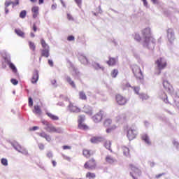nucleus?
I'll return each instance as SVG.
<instances>
[{"mask_svg":"<svg viewBox=\"0 0 179 179\" xmlns=\"http://www.w3.org/2000/svg\"><path fill=\"white\" fill-rule=\"evenodd\" d=\"M143 36V47H146L147 48H150L155 47V44H156V39L153 38L152 36V31H150V28H145L142 31Z\"/></svg>","mask_w":179,"mask_h":179,"instance_id":"1","label":"nucleus"},{"mask_svg":"<svg viewBox=\"0 0 179 179\" xmlns=\"http://www.w3.org/2000/svg\"><path fill=\"white\" fill-rule=\"evenodd\" d=\"M129 169L130 170V176H131L134 179H138V178L141 177L142 175V172L140 169L132 164L129 165Z\"/></svg>","mask_w":179,"mask_h":179,"instance_id":"2","label":"nucleus"},{"mask_svg":"<svg viewBox=\"0 0 179 179\" xmlns=\"http://www.w3.org/2000/svg\"><path fill=\"white\" fill-rule=\"evenodd\" d=\"M131 70L136 79H139L140 80L143 79V73H142L141 67H139L138 65H133L131 66Z\"/></svg>","mask_w":179,"mask_h":179,"instance_id":"3","label":"nucleus"},{"mask_svg":"<svg viewBox=\"0 0 179 179\" xmlns=\"http://www.w3.org/2000/svg\"><path fill=\"white\" fill-rule=\"evenodd\" d=\"M96 167H97V162L94 158H91L84 164V169H86V170H96Z\"/></svg>","mask_w":179,"mask_h":179,"instance_id":"4","label":"nucleus"},{"mask_svg":"<svg viewBox=\"0 0 179 179\" xmlns=\"http://www.w3.org/2000/svg\"><path fill=\"white\" fill-rule=\"evenodd\" d=\"M155 64L157 65L159 71H163L167 68V61L163 57H159L155 61Z\"/></svg>","mask_w":179,"mask_h":179,"instance_id":"5","label":"nucleus"},{"mask_svg":"<svg viewBox=\"0 0 179 179\" xmlns=\"http://www.w3.org/2000/svg\"><path fill=\"white\" fill-rule=\"evenodd\" d=\"M106 118V113H104V111L99 110L97 113H96L93 117L92 120L94 122L99 123L101 122V120Z\"/></svg>","mask_w":179,"mask_h":179,"instance_id":"6","label":"nucleus"},{"mask_svg":"<svg viewBox=\"0 0 179 179\" xmlns=\"http://www.w3.org/2000/svg\"><path fill=\"white\" fill-rule=\"evenodd\" d=\"M116 103L119 106H125L128 103V99L125 96H122L121 94H117L115 95Z\"/></svg>","mask_w":179,"mask_h":179,"instance_id":"7","label":"nucleus"},{"mask_svg":"<svg viewBox=\"0 0 179 179\" xmlns=\"http://www.w3.org/2000/svg\"><path fill=\"white\" fill-rule=\"evenodd\" d=\"M138 135V131H136V128L130 127L127 131V138L129 141H132L136 138Z\"/></svg>","mask_w":179,"mask_h":179,"instance_id":"8","label":"nucleus"},{"mask_svg":"<svg viewBox=\"0 0 179 179\" xmlns=\"http://www.w3.org/2000/svg\"><path fill=\"white\" fill-rule=\"evenodd\" d=\"M127 120H128V116H127V114L123 113L122 115L115 117V122L117 124H124L127 122Z\"/></svg>","mask_w":179,"mask_h":179,"instance_id":"9","label":"nucleus"},{"mask_svg":"<svg viewBox=\"0 0 179 179\" xmlns=\"http://www.w3.org/2000/svg\"><path fill=\"white\" fill-rule=\"evenodd\" d=\"M48 132H54L55 134H61L62 132V130L61 128H56L52 124H49L48 127H45V129Z\"/></svg>","mask_w":179,"mask_h":179,"instance_id":"10","label":"nucleus"},{"mask_svg":"<svg viewBox=\"0 0 179 179\" xmlns=\"http://www.w3.org/2000/svg\"><path fill=\"white\" fill-rule=\"evenodd\" d=\"M13 148L14 149H15V150H17V152H19L20 153H22V155H24L25 156H27V155H29L27 150H26L25 148H23L19 144H14Z\"/></svg>","mask_w":179,"mask_h":179,"instance_id":"11","label":"nucleus"},{"mask_svg":"<svg viewBox=\"0 0 179 179\" xmlns=\"http://www.w3.org/2000/svg\"><path fill=\"white\" fill-rule=\"evenodd\" d=\"M69 110L71 113H80V108L75 106V104L70 103L69 105Z\"/></svg>","mask_w":179,"mask_h":179,"instance_id":"12","label":"nucleus"},{"mask_svg":"<svg viewBox=\"0 0 179 179\" xmlns=\"http://www.w3.org/2000/svg\"><path fill=\"white\" fill-rule=\"evenodd\" d=\"M31 82L33 84L37 83V82H38V71L37 70L34 71L32 74V78L31 79Z\"/></svg>","mask_w":179,"mask_h":179,"instance_id":"13","label":"nucleus"},{"mask_svg":"<svg viewBox=\"0 0 179 179\" xmlns=\"http://www.w3.org/2000/svg\"><path fill=\"white\" fill-rule=\"evenodd\" d=\"M105 162L108 163V164H114L117 159L113 157L111 155H107L105 158Z\"/></svg>","mask_w":179,"mask_h":179,"instance_id":"14","label":"nucleus"},{"mask_svg":"<svg viewBox=\"0 0 179 179\" xmlns=\"http://www.w3.org/2000/svg\"><path fill=\"white\" fill-rule=\"evenodd\" d=\"M38 135H39V136H41V138H43L44 139H45V141H47V142H50L51 141V136H50L45 131H42V132L39 133Z\"/></svg>","mask_w":179,"mask_h":179,"instance_id":"15","label":"nucleus"},{"mask_svg":"<svg viewBox=\"0 0 179 179\" xmlns=\"http://www.w3.org/2000/svg\"><path fill=\"white\" fill-rule=\"evenodd\" d=\"M90 142L92 143H99V142H103V137L101 136H94L91 138Z\"/></svg>","mask_w":179,"mask_h":179,"instance_id":"16","label":"nucleus"},{"mask_svg":"<svg viewBox=\"0 0 179 179\" xmlns=\"http://www.w3.org/2000/svg\"><path fill=\"white\" fill-rule=\"evenodd\" d=\"M83 156H85V157H86L87 159H89V157H90V156L93 155V152H92L90 150L84 149L83 150Z\"/></svg>","mask_w":179,"mask_h":179,"instance_id":"17","label":"nucleus"},{"mask_svg":"<svg viewBox=\"0 0 179 179\" xmlns=\"http://www.w3.org/2000/svg\"><path fill=\"white\" fill-rule=\"evenodd\" d=\"M78 58L81 64H84V65H87V64H89V60L85 56L80 55Z\"/></svg>","mask_w":179,"mask_h":179,"instance_id":"18","label":"nucleus"},{"mask_svg":"<svg viewBox=\"0 0 179 179\" xmlns=\"http://www.w3.org/2000/svg\"><path fill=\"white\" fill-rule=\"evenodd\" d=\"M34 19H36L38 16V6H34L31 8Z\"/></svg>","mask_w":179,"mask_h":179,"instance_id":"19","label":"nucleus"},{"mask_svg":"<svg viewBox=\"0 0 179 179\" xmlns=\"http://www.w3.org/2000/svg\"><path fill=\"white\" fill-rule=\"evenodd\" d=\"M163 86L164 89H166V90H168L169 92H170V90H171V89L173 88L171 84H170V83H169V81L166 80L164 81Z\"/></svg>","mask_w":179,"mask_h":179,"instance_id":"20","label":"nucleus"},{"mask_svg":"<svg viewBox=\"0 0 179 179\" xmlns=\"http://www.w3.org/2000/svg\"><path fill=\"white\" fill-rule=\"evenodd\" d=\"M41 57H45V58H48L50 57V49H43L41 50Z\"/></svg>","mask_w":179,"mask_h":179,"instance_id":"21","label":"nucleus"},{"mask_svg":"<svg viewBox=\"0 0 179 179\" xmlns=\"http://www.w3.org/2000/svg\"><path fill=\"white\" fill-rule=\"evenodd\" d=\"M83 111L85 113V114H90V115H92L93 114V111L92 110V107L89 106H85L83 108Z\"/></svg>","mask_w":179,"mask_h":179,"instance_id":"22","label":"nucleus"},{"mask_svg":"<svg viewBox=\"0 0 179 179\" xmlns=\"http://www.w3.org/2000/svg\"><path fill=\"white\" fill-rule=\"evenodd\" d=\"M78 128L83 131H87V129H89V126H87L85 122H83L78 124Z\"/></svg>","mask_w":179,"mask_h":179,"instance_id":"23","label":"nucleus"},{"mask_svg":"<svg viewBox=\"0 0 179 179\" xmlns=\"http://www.w3.org/2000/svg\"><path fill=\"white\" fill-rule=\"evenodd\" d=\"M111 124H113V120H111L110 118H106L103 121V126H105L106 128H108V127H110Z\"/></svg>","mask_w":179,"mask_h":179,"instance_id":"24","label":"nucleus"},{"mask_svg":"<svg viewBox=\"0 0 179 179\" xmlns=\"http://www.w3.org/2000/svg\"><path fill=\"white\" fill-rule=\"evenodd\" d=\"M46 115H48V117H49V118H50V120H52L53 121H58V120H59V117H58V116H56L55 115H52V113H46Z\"/></svg>","mask_w":179,"mask_h":179,"instance_id":"25","label":"nucleus"},{"mask_svg":"<svg viewBox=\"0 0 179 179\" xmlns=\"http://www.w3.org/2000/svg\"><path fill=\"white\" fill-rule=\"evenodd\" d=\"M141 139L144 141L147 145H150V140L149 139L148 134H143L141 137Z\"/></svg>","mask_w":179,"mask_h":179,"instance_id":"26","label":"nucleus"},{"mask_svg":"<svg viewBox=\"0 0 179 179\" xmlns=\"http://www.w3.org/2000/svg\"><path fill=\"white\" fill-rule=\"evenodd\" d=\"M41 44L43 50H47V48L50 49V46L48 45V44H47L43 38L41 39Z\"/></svg>","mask_w":179,"mask_h":179,"instance_id":"27","label":"nucleus"},{"mask_svg":"<svg viewBox=\"0 0 179 179\" xmlns=\"http://www.w3.org/2000/svg\"><path fill=\"white\" fill-rule=\"evenodd\" d=\"M86 178L94 179L96 178V173L92 172H87L85 175Z\"/></svg>","mask_w":179,"mask_h":179,"instance_id":"28","label":"nucleus"},{"mask_svg":"<svg viewBox=\"0 0 179 179\" xmlns=\"http://www.w3.org/2000/svg\"><path fill=\"white\" fill-rule=\"evenodd\" d=\"M108 65H109V66H114V65H115V59L113 58V57H110L109 60L108 62H106Z\"/></svg>","mask_w":179,"mask_h":179,"instance_id":"29","label":"nucleus"},{"mask_svg":"<svg viewBox=\"0 0 179 179\" xmlns=\"http://www.w3.org/2000/svg\"><path fill=\"white\" fill-rule=\"evenodd\" d=\"M34 108L33 113L34 114H38L39 115L41 114V108H40V106H34Z\"/></svg>","mask_w":179,"mask_h":179,"instance_id":"30","label":"nucleus"},{"mask_svg":"<svg viewBox=\"0 0 179 179\" xmlns=\"http://www.w3.org/2000/svg\"><path fill=\"white\" fill-rule=\"evenodd\" d=\"M124 156H129V148L127 146L122 147Z\"/></svg>","mask_w":179,"mask_h":179,"instance_id":"31","label":"nucleus"},{"mask_svg":"<svg viewBox=\"0 0 179 179\" xmlns=\"http://www.w3.org/2000/svg\"><path fill=\"white\" fill-rule=\"evenodd\" d=\"M79 97L80 100H87V96L83 91L79 92Z\"/></svg>","mask_w":179,"mask_h":179,"instance_id":"32","label":"nucleus"},{"mask_svg":"<svg viewBox=\"0 0 179 179\" xmlns=\"http://www.w3.org/2000/svg\"><path fill=\"white\" fill-rule=\"evenodd\" d=\"M104 146L106 149H108V150L113 152L111 150V141H106L104 143Z\"/></svg>","mask_w":179,"mask_h":179,"instance_id":"33","label":"nucleus"},{"mask_svg":"<svg viewBox=\"0 0 179 179\" xmlns=\"http://www.w3.org/2000/svg\"><path fill=\"white\" fill-rule=\"evenodd\" d=\"M15 33H16L20 37L24 38V32L21 29H15Z\"/></svg>","mask_w":179,"mask_h":179,"instance_id":"34","label":"nucleus"},{"mask_svg":"<svg viewBox=\"0 0 179 179\" xmlns=\"http://www.w3.org/2000/svg\"><path fill=\"white\" fill-rule=\"evenodd\" d=\"M29 47L34 52L36 51V44L32 41H29Z\"/></svg>","mask_w":179,"mask_h":179,"instance_id":"35","label":"nucleus"},{"mask_svg":"<svg viewBox=\"0 0 179 179\" xmlns=\"http://www.w3.org/2000/svg\"><path fill=\"white\" fill-rule=\"evenodd\" d=\"M66 81L68 82V83H69V85H71V86H72L73 87H76V85H75V82H73V80H72V79L71 78V77H67L66 78Z\"/></svg>","mask_w":179,"mask_h":179,"instance_id":"36","label":"nucleus"},{"mask_svg":"<svg viewBox=\"0 0 179 179\" xmlns=\"http://www.w3.org/2000/svg\"><path fill=\"white\" fill-rule=\"evenodd\" d=\"M84 121H85V115H79L78 120V124H82L84 122Z\"/></svg>","mask_w":179,"mask_h":179,"instance_id":"37","label":"nucleus"},{"mask_svg":"<svg viewBox=\"0 0 179 179\" xmlns=\"http://www.w3.org/2000/svg\"><path fill=\"white\" fill-rule=\"evenodd\" d=\"M110 75L112 78H117V75H118V69H113Z\"/></svg>","mask_w":179,"mask_h":179,"instance_id":"38","label":"nucleus"},{"mask_svg":"<svg viewBox=\"0 0 179 179\" xmlns=\"http://www.w3.org/2000/svg\"><path fill=\"white\" fill-rule=\"evenodd\" d=\"M139 97L141 99V100H148V99H149L148 94H140Z\"/></svg>","mask_w":179,"mask_h":179,"instance_id":"39","label":"nucleus"},{"mask_svg":"<svg viewBox=\"0 0 179 179\" xmlns=\"http://www.w3.org/2000/svg\"><path fill=\"white\" fill-rule=\"evenodd\" d=\"M26 15H27V13L26 12V10H22L20 12V17L21 19H24L26 17Z\"/></svg>","mask_w":179,"mask_h":179,"instance_id":"40","label":"nucleus"},{"mask_svg":"<svg viewBox=\"0 0 179 179\" xmlns=\"http://www.w3.org/2000/svg\"><path fill=\"white\" fill-rule=\"evenodd\" d=\"M114 129H117V126L113 125L110 128L107 129L106 132H107V134H110V132H113V131H114Z\"/></svg>","mask_w":179,"mask_h":179,"instance_id":"41","label":"nucleus"},{"mask_svg":"<svg viewBox=\"0 0 179 179\" xmlns=\"http://www.w3.org/2000/svg\"><path fill=\"white\" fill-rule=\"evenodd\" d=\"M134 40H136V41H141V40H142V38L141 37V35H139L138 34H136L134 36Z\"/></svg>","mask_w":179,"mask_h":179,"instance_id":"42","label":"nucleus"},{"mask_svg":"<svg viewBox=\"0 0 179 179\" xmlns=\"http://www.w3.org/2000/svg\"><path fill=\"white\" fill-rule=\"evenodd\" d=\"M132 89L134 90L136 94H139V90H141L139 87H132Z\"/></svg>","mask_w":179,"mask_h":179,"instance_id":"43","label":"nucleus"},{"mask_svg":"<svg viewBox=\"0 0 179 179\" xmlns=\"http://www.w3.org/2000/svg\"><path fill=\"white\" fill-rule=\"evenodd\" d=\"M1 164H3V166H8V159H6L5 158H2L1 159Z\"/></svg>","mask_w":179,"mask_h":179,"instance_id":"44","label":"nucleus"},{"mask_svg":"<svg viewBox=\"0 0 179 179\" xmlns=\"http://www.w3.org/2000/svg\"><path fill=\"white\" fill-rule=\"evenodd\" d=\"M9 66L10 69L13 71V72H16V66H15V64H13V63H10Z\"/></svg>","mask_w":179,"mask_h":179,"instance_id":"45","label":"nucleus"},{"mask_svg":"<svg viewBox=\"0 0 179 179\" xmlns=\"http://www.w3.org/2000/svg\"><path fill=\"white\" fill-rule=\"evenodd\" d=\"M10 82L13 85H14L15 86H16V85H17V83H19V81H17V80L15 79V78H12L10 80Z\"/></svg>","mask_w":179,"mask_h":179,"instance_id":"46","label":"nucleus"},{"mask_svg":"<svg viewBox=\"0 0 179 179\" xmlns=\"http://www.w3.org/2000/svg\"><path fill=\"white\" fill-rule=\"evenodd\" d=\"M68 41H75V36H69L67 37Z\"/></svg>","mask_w":179,"mask_h":179,"instance_id":"47","label":"nucleus"},{"mask_svg":"<svg viewBox=\"0 0 179 179\" xmlns=\"http://www.w3.org/2000/svg\"><path fill=\"white\" fill-rule=\"evenodd\" d=\"M42 124L43 125H45V127H46V128H48L50 124V122H48V121H45V120H43Z\"/></svg>","mask_w":179,"mask_h":179,"instance_id":"48","label":"nucleus"},{"mask_svg":"<svg viewBox=\"0 0 179 179\" xmlns=\"http://www.w3.org/2000/svg\"><path fill=\"white\" fill-rule=\"evenodd\" d=\"M29 107H33V99L31 97L29 98V103H28Z\"/></svg>","mask_w":179,"mask_h":179,"instance_id":"49","label":"nucleus"},{"mask_svg":"<svg viewBox=\"0 0 179 179\" xmlns=\"http://www.w3.org/2000/svg\"><path fill=\"white\" fill-rule=\"evenodd\" d=\"M47 157H48V159H52V152H48L46 154Z\"/></svg>","mask_w":179,"mask_h":179,"instance_id":"50","label":"nucleus"},{"mask_svg":"<svg viewBox=\"0 0 179 179\" xmlns=\"http://www.w3.org/2000/svg\"><path fill=\"white\" fill-rule=\"evenodd\" d=\"M38 148L41 150H44V144L43 143H39L38 144Z\"/></svg>","mask_w":179,"mask_h":179,"instance_id":"51","label":"nucleus"},{"mask_svg":"<svg viewBox=\"0 0 179 179\" xmlns=\"http://www.w3.org/2000/svg\"><path fill=\"white\" fill-rule=\"evenodd\" d=\"M10 5H12V1H6L5 3L6 8H8V6H10Z\"/></svg>","mask_w":179,"mask_h":179,"instance_id":"52","label":"nucleus"},{"mask_svg":"<svg viewBox=\"0 0 179 179\" xmlns=\"http://www.w3.org/2000/svg\"><path fill=\"white\" fill-rule=\"evenodd\" d=\"M67 19L69 20H73V17L71 14H67Z\"/></svg>","mask_w":179,"mask_h":179,"instance_id":"53","label":"nucleus"},{"mask_svg":"<svg viewBox=\"0 0 179 179\" xmlns=\"http://www.w3.org/2000/svg\"><path fill=\"white\" fill-rule=\"evenodd\" d=\"M75 2L80 6V5H82V0H75Z\"/></svg>","mask_w":179,"mask_h":179,"instance_id":"54","label":"nucleus"},{"mask_svg":"<svg viewBox=\"0 0 179 179\" xmlns=\"http://www.w3.org/2000/svg\"><path fill=\"white\" fill-rule=\"evenodd\" d=\"M63 149H64V150H69V149H71V146H69V145H64L63 146Z\"/></svg>","mask_w":179,"mask_h":179,"instance_id":"55","label":"nucleus"},{"mask_svg":"<svg viewBox=\"0 0 179 179\" xmlns=\"http://www.w3.org/2000/svg\"><path fill=\"white\" fill-rule=\"evenodd\" d=\"M48 64H49L50 66H54V62H52V60L49 59V60H48Z\"/></svg>","mask_w":179,"mask_h":179,"instance_id":"56","label":"nucleus"},{"mask_svg":"<svg viewBox=\"0 0 179 179\" xmlns=\"http://www.w3.org/2000/svg\"><path fill=\"white\" fill-rule=\"evenodd\" d=\"M33 30H34V33H36V31H37V26L36 25V24H34V25H33Z\"/></svg>","mask_w":179,"mask_h":179,"instance_id":"57","label":"nucleus"},{"mask_svg":"<svg viewBox=\"0 0 179 179\" xmlns=\"http://www.w3.org/2000/svg\"><path fill=\"white\" fill-rule=\"evenodd\" d=\"M143 2L144 6H148V1L146 0H142Z\"/></svg>","mask_w":179,"mask_h":179,"instance_id":"58","label":"nucleus"},{"mask_svg":"<svg viewBox=\"0 0 179 179\" xmlns=\"http://www.w3.org/2000/svg\"><path fill=\"white\" fill-rule=\"evenodd\" d=\"M52 164L53 167H55V166H57V162H55V160L52 161Z\"/></svg>","mask_w":179,"mask_h":179,"instance_id":"59","label":"nucleus"},{"mask_svg":"<svg viewBox=\"0 0 179 179\" xmlns=\"http://www.w3.org/2000/svg\"><path fill=\"white\" fill-rule=\"evenodd\" d=\"M173 34V29H168V34Z\"/></svg>","mask_w":179,"mask_h":179,"instance_id":"60","label":"nucleus"},{"mask_svg":"<svg viewBox=\"0 0 179 179\" xmlns=\"http://www.w3.org/2000/svg\"><path fill=\"white\" fill-rule=\"evenodd\" d=\"M52 9H57V4H52Z\"/></svg>","mask_w":179,"mask_h":179,"instance_id":"61","label":"nucleus"},{"mask_svg":"<svg viewBox=\"0 0 179 179\" xmlns=\"http://www.w3.org/2000/svg\"><path fill=\"white\" fill-rule=\"evenodd\" d=\"M44 3V0H39V4Z\"/></svg>","mask_w":179,"mask_h":179,"instance_id":"62","label":"nucleus"},{"mask_svg":"<svg viewBox=\"0 0 179 179\" xmlns=\"http://www.w3.org/2000/svg\"><path fill=\"white\" fill-rule=\"evenodd\" d=\"M30 36H31V37H35V35H34V34L33 33V32H31V34H30Z\"/></svg>","mask_w":179,"mask_h":179,"instance_id":"63","label":"nucleus"},{"mask_svg":"<svg viewBox=\"0 0 179 179\" xmlns=\"http://www.w3.org/2000/svg\"><path fill=\"white\" fill-rule=\"evenodd\" d=\"M153 3H157V0H152Z\"/></svg>","mask_w":179,"mask_h":179,"instance_id":"64","label":"nucleus"}]
</instances>
